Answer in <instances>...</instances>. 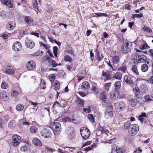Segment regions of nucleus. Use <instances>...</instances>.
<instances>
[{
  "mask_svg": "<svg viewBox=\"0 0 153 153\" xmlns=\"http://www.w3.org/2000/svg\"><path fill=\"white\" fill-rule=\"evenodd\" d=\"M51 127H52V129L55 135L59 134L61 131V125L59 122H54L51 123Z\"/></svg>",
  "mask_w": 153,
  "mask_h": 153,
  "instance_id": "nucleus-1",
  "label": "nucleus"
},
{
  "mask_svg": "<svg viewBox=\"0 0 153 153\" xmlns=\"http://www.w3.org/2000/svg\"><path fill=\"white\" fill-rule=\"evenodd\" d=\"M131 46L132 44L131 42H124L121 46L122 52L123 53L126 54L130 52Z\"/></svg>",
  "mask_w": 153,
  "mask_h": 153,
  "instance_id": "nucleus-2",
  "label": "nucleus"
},
{
  "mask_svg": "<svg viewBox=\"0 0 153 153\" xmlns=\"http://www.w3.org/2000/svg\"><path fill=\"white\" fill-rule=\"evenodd\" d=\"M67 133L68 137L69 139L73 140L75 138V131L73 127H68L67 129Z\"/></svg>",
  "mask_w": 153,
  "mask_h": 153,
  "instance_id": "nucleus-3",
  "label": "nucleus"
},
{
  "mask_svg": "<svg viewBox=\"0 0 153 153\" xmlns=\"http://www.w3.org/2000/svg\"><path fill=\"white\" fill-rule=\"evenodd\" d=\"M114 108L119 111H122L126 108V104L122 101H118L114 103Z\"/></svg>",
  "mask_w": 153,
  "mask_h": 153,
  "instance_id": "nucleus-4",
  "label": "nucleus"
},
{
  "mask_svg": "<svg viewBox=\"0 0 153 153\" xmlns=\"http://www.w3.org/2000/svg\"><path fill=\"white\" fill-rule=\"evenodd\" d=\"M139 130L138 126L136 124H133L129 128L128 132L131 136H134L137 134Z\"/></svg>",
  "mask_w": 153,
  "mask_h": 153,
  "instance_id": "nucleus-5",
  "label": "nucleus"
},
{
  "mask_svg": "<svg viewBox=\"0 0 153 153\" xmlns=\"http://www.w3.org/2000/svg\"><path fill=\"white\" fill-rule=\"evenodd\" d=\"M12 144L14 146H17L21 141V137L17 134L14 135L12 137Z\"/></svg>",
  "mask_w": 153,
  "mask_h": 153,
  "instance_id": "nucleus-6",
  "label": "nucleus"
},
{
  "mask_svg": "<svg viewBox=\"0 0 153 153\" xmlns=\"http://www.w3.org/2000/svg\"><path fill=\"white\" fill-rule=\"evenodd\" d=\"M41 135L45 138H50L52 135L50 130L47 128H44L40 132Z\"/></svg>",
  "mask_w": 153,
  "mask_h": 153,
  "instance_id": "nucleus-7",
  "label": "nucleus"
},
{
  "mask_svg": "<svg viewBox=\"0 0 153 153\" xmlns=\"http://www.w3.org/2000/svg\"><path fill=\"white\" fill-rule=\"evenodd\" d=\"M134 78V76L130 75H125L124 76V82L127 84L132 85L133 84V82Z\"/></svg>",
  "mask_w": 153,
  "mask_h": 153,
  "instance_id": "nucleus-8",
  "label": "nucleus"
},
{
  "mask_svg": "<svg viewBox=\"0 0 153 153\" xmlns=\"http://www.w3.org/2000/svg\"><path fill=\"white\" fill-rule=\"evenodd\" d=\"M80 132L82 138L85 140L88 139L90 135V132L87 128H86L83 130L80 129Z\"/></svg>",
  "mask_w": 153,
  "mask_h": 153,
  "instance_id": "nucleus-9",
  "label": "nucleus"
},
{
  "mask_svg": "<svg viewBox=\"0 0 153 153\" xmlns=\"http://www.w3.org/2000/svg\"><path fill=\"white\" fill-rule=\"evenodd\" d=\"M25 45L27 48L30 49L33 48L35 46L34 42L27 37L25 39Z\"/></svg>",
  "mask_w": 153,
  "mask_h": 153,
  "instance_id": "nucleus-10",
  "label": "nucleus"
},
{
  "mask_svg": "<svg viewBox=\"0 0 153 153\" xmlns=\"http://www.w3.org/2000/svg\"><path fill=\"white\" fill-rule=\"evenodd\" d=\"M26 68L30 70L34 69L36 68V64L35 62L33 60L29 61L26 65Z\"/></svg>",
  "mask_w": 153,
  "mask_h": 153,
  "instance_id": "nucleus-11",
  "label": "nucleus"
},
{
  "mask_svg": "<svg viewBox=\"0 0 153 153\" xmlns=\"http://www.w3.org/2000/svg\"><path fill=\"white\" fill-rule=\"evenodd\" d=\"M136 60L138 63L146 62L147 58L146 56L143 54L137 55L136 57Z\"/></svg>",
  "mask_w": 153,
  "mask_h": 153,
  "instance_id": "nucleus-12",
  "label": "nucleus"
},
{
  "mask_svg": "<svg viewBox=\"0 0 153 153\" xmlns=\"http://www.w3.org/2000/svg\"><path fill=\"white\" fill-rule=\"evenodd\" d=\"M12 49L15 51H19L21 50L22 45L19 42H16L14 43L12 46Z\"/></svg>",
  "mask_w": 153,
  "mask_h": 153,
  "instance_id": "nucleus-13",
  "label": "nucleus"
},
{
  "mask_svg": "<svg viewBox=\"0 0 153 153\" xmlns=\"http://www.w3.org/2000/svg\"><path fill=\"white\" fill-rule=\"evenodd\" d=\"M112 108H107L105 110V117L107 119L112 118L113 116V111H112Z\"/></svg>",
  "mask_w": 153,
  "mask_h": 153,
  "instance_id": "nucleus-14",
  "label": "nucleus"
},
{
  "mask_svg": "<svg viewBox=\"0 0 153 153\" xmlns=\"http://www.w3.org/2000/svg\"><path fill=\"white\" fill-rule=\"evenodd\" d=\"M102 75L103 76H105L106 81L110 80L112 77L110 75V72L107 70H103L102 71Z\"/></svg>",
  "mask_w": 153,
  "mask_h": 153,
  "instance_id": "nucleus-15",
  "label": "nucleus"
},
{
  "mask_svg": "<svg viewBox=\"0 0 153 153\" xmlns=\"http://www.w3.org/2000/svg\"><path fill=\"white\" fill-rule=\"evenodd\" d=\"M1 1L2 3L9 8H12L13 6V3L10 0H1Z\"/></svg>",
  "mask_w": 153,
  "mask_h": 153,
  "instance_id": "nucleus-16",
  "label": "nucleus"
},
{
  "mask_svg": "<svg viewBox=\"0 0 153 153\" xmlns=\"http://www.w3.org/2000/svg\"><path fill=\"white\" fill-rule=\"evenodd\" d=\"M90 88V84L86 81L83 82L82 84L81 88L83 91L87 90Z\"/></svg>",
  "mask_w": 153,
  "mask_h": 153,
  "instance_id": "nucleus-17",
  "label": "nucleus"
},
{
  "mask_svg": "<svg viewBox=\"0 0 153 153\" xmlns=\"http://www.w3.org/2000/svg\"><path fill=\"white\" fill-rule=\"evenodd\" d=\"M23 18L25 23L28 25H30L33 22V18L30 16H24Z\"/></svg>",
  "mask_w": 153,
  "mask_h": 153,
  "instance_id": "nucleus-18",
  "label": "nucleus"
},
{
  "mask_svg": "<svg viewBox=\"0 0 153 153\" xmlns=\"http://www.w3.org/2000/svg\"><path fill=\"white\" fill-rule=\"evenodd\" d=\"M5 71V72L7 74H13L15 73V68L12 66H7L6 68Z\"/></svg>",
  "mask_w": 153,
  "mask_h": 153,
  "instance_id": "nucleus-19",
  "label": "nucleus"
},
{
  "mask_svg": "<svg viewBox=\"0 0 153 153\" xmlns=\"http://www.w3.org/2000/svg\"><path fill=\"white\" fill-rule=\"evenodd\" d=\"M97 85L96 83H94L93 84L92 86L91 90L96 95H98L99 93V90L97 88Z\"/></svg>",
  "mask_w": 153,
  "mask_h": 153,
  "instance_id": "nucleus-20",
  "label": "nucleus"
},
{
  "mask_svg": "<svg viewBox=\"0 0 153 153\" xmlns=\"http://www.w3.org/2000/svg\"><path fill=\"white\" fill-rule=\"evenodd\" d=\"M9 99L8 95L7 93L3 92L0 93V99L3 101H7Z\"/></svg>",
  "mask_w": 153,
  "mask_h": 153,
  "instance_id": "nucleus-21",
  "label": "nucleus"
},
{
  "mask_svg": "<svg viewBox=\"0 0 153 153\" xmlns=\"http://www.w3.org/2000/svg\"><path fill=\"white\" fill-rule=\"evenodd\" d=\"M102 105L108 108H113L112 104L109 101L106 99L105 101H103Z\"/></svg>",
  "mask_w": 153,
  "mask_h": 153,
  "instance_id": "nucleus-22",
  "label": "nucleus"
},
{
  "mask_svg": "<svg viewBox=\"0 0 153 153\" xmlns=\"http://www.w3.org/2000/svg\"><path fill=\"white\" fill-rule=\"evenodd\" d=\"M84 101L83 100L80 99L78 98L77 100V105H76L77 108V109H79L82 108L83 106V102Z\"/></svg>",
  "mask_w": 153,
  "mask_h": 153,
  "instance_id": "nucleus-23",
  "label": "nucleus"
},
{
  "mask_svg": "<svg viewBox=\"0 0 153 153\" xmlns=\"http://www.w3.org/2000/svg\"><path fill=\"white\" fill-rule=\"evenodd\" d=\"M15 27L14 23L12 21L9 22L6 25L7 28L8 30H11L13 29Z\"/></svg>",
  "mask_w": 153,
  "mask_h": 153,
  "instance_id": "nucleus-24",
  "label": "nucleus"
},
{
  "mask_svg": "<svg viewBox=\"0 0 153 153\" xmlns=\"http://www.w3.org/2000/svg\"><path fill=\"white\" fill-rule=\"evenodd\" d=\"M51 59L49 56H45L42 59L43 62L45 64L50 66Z\"/></svg>",
  "mask_w": 153,
  "mask_h": 153,
  "instance_id": "nucleus-25",
  "label": "nucleus"
},
{
  "mask_svg": "<svg viewBox=\"0 0 153 153\" xmlns=\"http://www.w3.org/2000/svg\"><path fill=\"white\" fill-rule=\"evenodd\" d=\"M99 98L103 101H105V100L107 99V94L105 92H101L99 95Z\"/></svg>",
  "mask_w": 153,
  "mask_h": 153,
  "instance_id": "nucleus-26",
  "label": "nucleus"
},
{
  "mask_svg": "<svg viewBox=\"0 0 153 153\" xmlns=\"http://www.w3.org/2000/svg\"><path fill=\"white\" fill-rule=\"evenodd\" d=\"M114 86H115V90L114 91H115L116 92V94H119V92H118L119 89L120 88L121 86V83L120 81H117L116 82L114 83Z\"/></svg>",
  "mask_w": 153,
  "mask_h": 153,
  "instance_id": "nucleus-27",
  "label": "nucleus"
},
{
  "mask_svg": "<svg viewBox=\"0 0 153 153\" xmlns=\"http://www.w3.org/2000/svg\"><path fill=\"white\" fill-rule=\"evenodd\" d=\"M112 61L114 64H117L120 62V59L119 57L117 56H115L112 58Z\"/></svg>",
  "mask_w": 153,
  "mask_h": 153,
  "instance_id": "nucleus-28",
  "label": "nucleus"
},
{
  "mask_svg": "<svg viewBox=\"0 0 153 153\" xmlns=\"http://www.w3.org/2000/svg\"><path fill=\"white\" fill-rule=\"evenodd\" d=\"M32 142L34 145L39 146H41L42 145L41 141L37 139H33L32 140Z\"/></svg>",
  "mask_w": 153,
  "mask_h": 153,
  "instance_id": "nucleus-29",
  "label": "nucleus"
},
{
  "mask_svg": "<svg viewBox=\"0 0 153 153\" xmlns=\"http://www.w3.org/2000/svg\"><path fill=\"white\" fill-rule=\"evenodd\" d=\"M117 71H121L123 73H124L127 72V67L126 65L123 64L119 68Z\"/></svg>",
  "mask_w": 153,
  "mask_h": 153,
  "instance_id": "nucleus-30",
  "label": "nucleus"
},
{
  "mask_svg": "<svg viewBox=\"0 0 153 153\" xmlns=\"http://www.w3.org/2000/svg\"><path fill=\"white\" fill-rule=\"evenodd\" d=\"M148 65L146 64H143L141 67V71L144 72H146L148 69Z\"/></svg>",
  "mask_w": 153,
  "mask_h": 153,
  "instance_id": "nucleus-31",
  "label": "nucleus"
},
{
  "mask_svg": "<svg viewBox=\"0 0 153 153\" xmlns=\"http://www.w3.org/2000/svg\"><path fill=\"white\" fill-rule=\"evenodd\" d=\"M144 98L145 102L147 103H149L152 100V96H150L149 94L145 96Z\"/></svg>",
  "mask_w": 153,
  "mask_h": 153,
  "instance_id": "nucleus-32",
  "label": "nucleus"
},
{
  "mask_svg": "<svg viewBox=\"0 0 153 153\" xmlns=\"http://www.w3.org/2000/svg\"><path fill=\"white\" fill-rule=\"evenodd\" d=\"M112 78L120 80L122 77L121 74L119 72H116L115 75L112 76Z\"/></svg>",
  "mask_w": 153,
  "mask_h": 153,
  "instance_id": "nucleus-33",
  "label": "nucleus"
},
{
  "mask_svg": "<svg viewBox=\"0 0 153 153\" xmlns=\"http://www.w3.org/2000/svg\"><path fill=\"white\" fill-rule=\"evenodd\" d=\"M134 89L135 92L136 94V98H139L140 97L139 94L140 91L138 87H137L136 85H135V88H133L134 90Z\"/></svg>",
  "mask_w": 153,
  "mask_h": 153,
  "instance_id": "nucleus-34",
  "label": "nucleus"
},
{
  "mask_svg": "<svg viewBox=\"0 0 153 153\" xmlns=\"http://www.w3.org/2000/svg\"><path fill=\"white\" fill-rule=\"evenodd\" d=\"M32 3L33 4V7L35 9L36 11H38V3L36 0H33Z\"/></svg>",
  "mask_w": 153,
  "mask_h": 153,
  "instance_id": "nucleus-35",
  "label": "nucleus"
},
{
  "mask_svg": "<svg viewBox=\"0 0 153 153\" xmlns=\"http://www.w3.org/2000/svg\"><path fill=\"white\" fill-rule=\"evenodd\" d=\"M28 146L29 144L27 142H25V145L21 147L20 149L21 151L23 152L27 151V147Z\"/></svg>",
  "mask_w": 153,
  "mask_h": 153,
  "instance_id": "nucleus-36",
  "label": "nucleus"
},
{
  "mask_svg": "<svg viewBox=\"0 0 153 153\" xmlns=\"http://www.w3.org/2000/svg\"><path fill=\"white\" fill-rule=\"evenodd\" d=\"M24 108V106L23 105L21 104H19L16 105V109L17 111H20L23 109Z\"/></svg>",
  "mask_w": 153,
  "mask_h": 153,
  "instance_id": "nucleus-37",
  "label": "nucleus"
},
{
  "mask_svg": "<svg viewBox=\"0 0 153 153\" xmlns=\"http://www.w3.org/2000/svg\"><path fill=\"white\" fill-rule=\"evenodd\" d=\"M131 123L130 121H127V122L124 123L123 125V128L125 129H129L131 126Z\"/></svg>",
  "mask_w": 153,
  "mask_h": 153,
  "instance_id": "nucleus-38",
  "label": "nucleus"
},
{
  "mask_svg": "<svg viewBox=\"0 0 153 153\" xmlns=\"http://www.w3.org/2000/svg\"><path fill=\"white\" fill-rule=\"evenodd\" d=\"M64 60L66 62H71L73 59L72 58L68 55H66L64 56Z\"/></svg>",
  "mask_w": 153,
  "mask_h": 153,
  "instance_id": "nucleus-39",
  "label": "nucleus"
},
{
  "mask_svg": "<svg viewBox=\"0 0 153 153\" xmlns=\"http://www.w3.org/2000/svg\"><path fill=\"white\" fill-rule=\"evenodd\" d=\"M15 125V122L14 120H11L9 123L8 127L11 129H13Z\"/></svg>",
  "mask_w": 153,
  "mask_h": 153,
  "instance_id": "nucleus-40",
  "label": "nucleus"
},
{
  "mask_svg": "<svg viewBox=\"0 0 153 153\" xmlns=\"http://www.w3.org/2000/svg\"><path fill=\"white\" fill-rule=\"evenodd\" d=\"M37 129V128L36 126H32L30 127L29 130L31 133L34 134L36 132Z\"/></svg>",
  "mask_w": 153,
  "mask_h": 153,
  "instance_id": "nucleus-41",
  "label": "nucleus"
},
{
  "mask_svg": "<svg viewBox=\"0 0 153 153\" xmlns=\"http://www.w3.org/2000/svg\"><path fill=\"white\" fill-rule=\"evenodd\" d=\"M149 48L150 47L146 43H144L143 45L139 47V48L141 50H145Z\"/></svg>",
  "mask_w": 153,
  "mask_h": 153,
  "instance_id": "nucleus-42",
  "label": "nucleus"
},
{
  "mask_svg": "<svg viewBox=\"0 0 153 153\" xmlns=\"http://www.w3.org/2000/svg\"><path fill=\"white\" fill-rule=\"evenodd\" d=\"M87 117L89 120L92 123L94 122V119L93 115L91 114H88L87 116Z\"/></svg>",
  "mask_w": 153,
  "mask_h": 153,
  "instance_id": "nucleus-43",
  "label": "nucleus"
},
{
  "mask_svg": "<svg viewBox=\"0 0 153 153\" xmlns=\"http://www.w3.org/2000/svg\"><path fill=\"white\" fill-rule=\"evenodd\" d=\"M54 89L56 90L57 91L58 90L59 88V81L57 80H56L55 81L54 84Z\"/></svg>",
  "mask_w": 153,
  "mask_h": 153,
  "instance_id": "nucleus-44",
  "label": "nucleus"
},
{
  "mask_svg": "<svg viewBox=\"0 0 153 153\" xmlns=\"http://www.w3.org/2000/svg\"><path fill=\"white\" fill-rule=\"evenodd\" d=\"M61 65V64H60L59 65L56 62V61L55 60H52V59H51L50 66L51 65L52 67L55 68L58 65Z\"/></svg>",
  "mask_w": 153,
  "mask_h": 153,
  "instance_id": "nucleus-45",
  "label": "nucleus"
},
{
  "mask_svg": "<svg viewBox=\"0 0 153 153\" xmlns=\"http://www.w3.org/2000/svg\"><path fill=\"white\" fill-rule=\"evenodd\" d=\"M129 103L131 106L134 107L136 105V102L133 99L130 100L129 102Z\"/></svg>",
  "mask_w": 153,
  "mask_h": 153,
  "instance_id": "nucleus-46",
  "label": "nucleus"
},
{
  "mask_svg": "<svg viewBox=\"0 0 153 153\" xmlns=\"http://www.w3.org/2000/svg\"><path fill=\"white\" fill-rule=\"evenodd\" d=\"M132 70L136 75H139V74L138 72L137 67L135 65H133L132 67Z\"/></svg>",
  "mask_w": 153,
  "mask_h": 153,
  "instance_id": "nucleus-47",
  "label": "nucleus"
},
{
  "mask_svg": "<svg viewBox=\"0 0 153 153\" xmlns=\"http://www.w3.org/2000/svg\"><path fill=\"white\" fill-rule=\"evenodd\" d=\"M1 87L2 88L5 89L8 87V85L7 82H3L1 84Z\"/></svg>",
  "mask_w": 153,
  "mask_h": 153,
  "instance_id": "nucleus-48",
  "label": "nucleus"
},
{
  "mask_svg": "<svg viewBox=\"0 0 153 153\" xmlns=\"http://www.w3.org/2000/svg\"><path fill=\"white\" fill-rule=\"evenodd\" d=\"M143 14L142 13H140L139 14H134L132 16L133 18H140L143 17Z\"/></svg>",
  "mask_w": 153,
  "mask_h": 153,
  "instance_id": "nucleus-49",
  "label": "nucleus"
},
{
  "mask_svg": "<svg viewBox=\"0 0 153 153\" xmlns=\"http://www.w3.org/2000/svg\"><path fill=\"white\" fill-rule=\"evenodd\" d=\"M91 106H89L87 108H83V111L86 113H90L91 111Z\"/></svg>",
  "mask_w": 153,
  "mask_h": 153,
  "instance_id": "nucleus-50",
  "label": "nucleus"
},
{
  "mask_svg": "<svg viewBox=\"0 0 153 153\" xmlns=\"http://www.w3.org/2000/svg\"><path fill=\"white\" fill-rule=\"evenodd\" d=\"M19 93L16 91H14L11 92V96L13 97H16L19 95Z\"/></svg>",
  "mask_w": 153,
  "mask_h": 153,
  "instance_id": "nucleus-51",
  "label": "nucleus"
},
{
  "mask_svg": "<svg viewBox=\"0 0 153 153\" xmlns=\"http://www.w3.org/2000/svg\"><path fill=\"white\" fill-rule=\"evenodd\" d=\"M46 82L44 80L41 81L40 85L41 88L43 89H45L46 88L45 87Z\"/></svg>",
  "mask_w": 153,
  "mask_h": 153,
  "instance_id": "nucleus-52",
  "label": "nucleus"
},
{
  "mask_svg": "<svg viewBox=\"0 0 153 153\" xmlns=\"http://www.w3.org/2000/svg\"><path fill=\"white\" fill-rule=\"evenodd\" d=\"M50 80L51 82H53L55 79V75L53 74H51L49 76Z\"/></svg>",
  "mask_w": 153,
  "mask_h": 153,
  "instance_id": "nucleus-53",
  "label": "nucleus"
},
{
  "mask_svg": "<svg viewBox=\"0 0 153 153\" xmlns=\"http://www.w3.org/2000/svg\"><path fill=\"white\" fill-rule=\"evenodd\" d=\"M7 12L4 10H2L0 12V16L3 18L6 17Z\"/></svg>",
  "mask_w": 153,
  "mask_h": 153,
  "instance_id": "nucleus-54",
  "label": "nucleus"
},
{
  "mask_svg": "<svg viewBox=\"0 0 153 153\" xmlns=\"http://www.w3.org/2000/svg\"><path fill=\"white\" fill-rule=\"evenodd\" d=\"M53 51L55 56L56 57L57 55L58 48L56 46H54L53 47Z\"/></svg>",
  "mask_w": 153,
  "mask_h": 153,
  "instance_id": "nucleus-55",
  "label": "nucleus"
},
{
  "mask_svg": "<svg viewBox=\"0 0 153 153\" xmlns=\"http://www.w3.org/2000/svg\"><path fill=\"white\" fill-rule=\"evenodd\" d=\"M111 83L109 82L108 83H106L105 84L104 87L105 89L107 91H108L109 90V88L111 85Z\"/></svg>",
  "mask_w": 153,
  "mask_h": 153,
  "instance_id": "nucleus-56",
  "label": "nucleus"
},
{
  "mask_svg": "<svg viewBox=\"0 0 153 153\" xmlns=\"http://www.w3.org/2000/svg\"><path fill=\"white\" fill-rule=\"evenodd\" d=\"M65 52L71 55L72 56H74L73 51L71 49H68L65 51Z\"/></svg>",
  "mask_w": 153,
  "mask_h": 153,
  "instance_id": "nucleus-57",
  "label": "nucleus"
},
{
  "mask_svg": "<svg viewBox=\"0 0 153 153\" xmlns=\"http://www.w3.org/2000/svg\"><path fill=\"white\" fill-rule=\"evenodd\" d=\"M95 15L99 17H100L101 16H103L104 17H106L107 16V15L105 13H96L95 14Z\"/></svg>",
  "mask_w": 153,
  "mask_h": 153,
  "instance_id": "nucleus-58",
  "label": "nucleus"
},
{
  "mask_svg": "<svg viewBox=\"0 0 153 153\" xmlns=\"http://www.w3.org/2000/svg\"><path fill=\"white\" fill-rule=\"evenodd\" d=\"M117 153H124V150L123 149L120 148H117L115 149Z\"/></svg>",
  "mask_w": 153,
  "mask_h": 153,
  "instance_id": "nucleus-59",
  "label": "nucleus"
},
{
  "mask_svg": "<svg viewBox=\"0 0 153 153\" xmlns=\"http://www.w3.org/2000/svg\"><path fill=\"white\" fill-rule=\"evenodd\" d=\"M124 6L125 9L128 10H130L132 7L129 4H125Z\"/></svg>",
  "mask_w": 153,
  "mask_h": 153,
  "instance_id": "nucleus-60",
  "label": "nucleus"
},
{
  "mask_svg": "<svg viewBox=\"0 0 153 153\" xmlns=\"http://www.w3.org/2000/svg\"><path fill=\"white\" fill-rule=\"evenodd\" d=\"M62 120L66 122H68L70 121V118L68 117H63L62 119Z\"/></svg>",
  "mask_w": 153,
  "mask_h": 153,
  "instance_id": "nucleus-61",
  "label": "nucleus"
},
{
  "mask_svg": "<svg viewBox=\"0 0 153 153\" xmlns=\"http://www.w3.org/2000/svg\"><path fill=\"white\" fill-rule=\"evenodd\" d=\"M60 102L61 104H62V107H65V106H66L67 105V102L64 100H61Z\"/></svg>",
  "mask_w": 153,
  "mask_h": 153,
  "instance_id": "nucleus-62",
  "label": "nucleus"
},
{
  "mask_svg": "<svg viewBox=\"0 0 153 153\" xmlns=\"http://www.w3.org/2000/svg\"><path fill=\"white\" fill-rule=\"evenodd\" d=\"M56 105L59 107L62 106V105L57 101H56L54 103L53 105V107H54Z\"/></svg>",
  "mask_w": 153,
  "mask_h": 153,
  "instance_id": "nucleus-63",
  "label": "nucleus"
},
{
  "mask_svg": "<svg viewBox=\"0 0 153 153\" xmlns=\"http://www.w3.org/2000/svg\"><path fill=\"white\" fill-rule=\"evenodd\" d=\"M92 148V146H88L84 148L83 149H84V150H85L86 151H88L91 150Z\"/></svg>",
  "mask_w": 153,
  "mask_h": 153,
  "instance_id": "nucleus-64",
  "label": "nucleus"
}]
</instances>
